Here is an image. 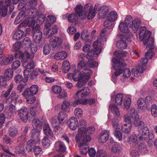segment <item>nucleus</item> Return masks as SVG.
Returning a JSON list of instances; mask_svg holds the SVG:
<instances>
[{"label": "nucleus", "mask_w": 157, "mask_h": 157, "mask_svg": "<svg viewBox=\"0 0 157 157\" xmlns=\"http://www.w3.org/2000/svg\"><path fill=\"white\" fill-rule=\"evenodd\" d=\"M129 113V116L125 118V123L121 126L122 131L126 133L130 132L132 124L136 127L140 126L142 128L144 125V122L140 121L139 115L135 108H131Z\"/></svg>", "instance_id": "obj_1"}, {"label": "nucleus", "mask_w": 157, "mask_h": 157, "mask_svg": "<svg viewBox=\"0 0 157 157\" xmlns=\"http://www.w3.org/2000/svg\"><path fill=\"white\" fill-rule=\"evenodd\" d=\"M94 131V128L90 127L87 129H85L83 134H78L76 135V142H79L78 147L82 154L87 153V149L89 147L88 143L91 140L90 134L93 133Z\"/></svg>", "instance_id": "obj_2"}, {"label": "nucleus", "mask_w": 157, "mask_h": 157, "mask_svg": "<svg viewBox=\"0 0 157 157\" xmlns=\"http://www.w3.org/2000/svg\"><path fill=\"white\" fill-rule=\"evenodd\" d=\"M151 32L149 30H147L146 27H140V40L142 41L144 45L148 44L146 46V48L151 50L154 48V40L153 39L150 37Z\"/></svg>", "instance_id": "obj_3"}, {"label": "nucleus", "mask_w": 157, "mask_h": 157, "mask_svg": "<svg viewBox=\"0 0 157 157\" xmlns=\"http://www.w3.org/2000/svg\"><path fill=\"white\" fill-rule=\"evenodd\" d=\"M23 20V21L18 26L19 29L21 27H26L29 26V15L25 14V12H20L18 13L14 21V24L17 25Z\"/></svg>", "instance_id": "obj_4"}, {"label": "nucleus", "mask_w": 157, "mask_h": 157, "mask_svg": "<svg viewBox=\"0 0 157 157\" xmlns=\"http://www.w3.org/2000/svg\"><path fill=\"white\" fill-rule=\"evenodd\" d=\"M83 73L81 74L80 76H78V77H79V79L78 81L77 86L78 88H80L84 85L85 83L90 78V75L92 73V71L90 69L84 70Z\"/></svg>", "instance_id": "obj_5"}, {"label": "nucleus", "mask_w": 157, "mask_h": 157, "mask_svg": "<svg viewBox=\"0 0 157 157\" xmlns=\"http://www.w3.org/2000/svg\"><path fill=\"white\" fill-rule=\"evenodd\" d=\"M32 137L33 139L30 140V146H33V152L35 156L37 157L38 155H41L42 154V148L39 146L36 145L37 144H40V140L37 136Z\"/></svg>", "instance_id": "obj_6"}, {"label": "nucleus", "mask_w": 157, "mask_h": 157, "mask_svg": "<svg viewBox=\"0 0 157 157\" xmlns=\"http://www.w3.org/2000/svg\"><path fill=\"white\" fill-rule=\"evenodd\" d=\"M140 63L136 68L132 70V75L136 77H138L140 74L143 73L145 69V65L148 62L147 58L146 57L142 58L140 60Z\"/></svg>", "instance_id": "obj_7"}, {"label": "nucleus", "mask_w": 157, "mask_h": 157, "mask_svg": "<svg viewBox=\"0 0 157 157\" xmlns=\"http://www.w3.org/2000/svg\"><path fill=\"white\" fill-rule=\"evenodd\" d=\"M84 10L86 12L84 14L83 17H81L82 20H84L87 18L90 20L94 17L95 15V10L94 8L91 5L89 6V4H87L84 6Z\"/></svg>", "instance_id": "obj_8"}, {"label": "nucleus", "mask_w": 157, "mask_h": 157, "mask_svg": "<svg viewBox=\"0 0 157 157\" xmlns=\"http://www.w3.org/2000/svg\"><path fill=\"white\" fill-rule=\"evenodd\" d=\"M124 22L127 24L128 27L132 28L135 33L138 29L140 21L136 19L133 20L131 16H127L126 17Z\"/></svg>", "instance_id": "obj_9"}, {"label": "nucleus", "mask_w": 157, "mask_h": 157, "mask_svg": "<svg viewBox=\"0 0 157 157\" xmlns=\"http://www.w3.org/2000/svg\"><path fill=\"white\" fill-rule=\"evenodd\" d=\"M121 61L120 60H117L115 58L112 59V61L113 63V67L117 71L115 72L114 74L116 76L120 75L123 72V69L121 68L124 67L125 64L123 59H121Z\"/></svg>", "instance_id": "obj_10"}, {"label": "nucleus", "mask_w": 157, "mask_h": 157, "mask_svg": "<svg viewBox=\"0 0 157 157\" xmlns=\"http://www.w3.org/2000/svg\"><path fill=\"white\" fill-rule=\"evenodd\" d=\"M13 70L10 68L7 69L5 71L4 76H0V84L3 86H7L6 81L9 80L12 78L13 76Z\"/></svg>", "instance_id": "obj_11"}, {"label": "nucleus", "mask_w": 157, "mask_h": 157, "mask_svg": "<svg viewBox=\"0 0 157 157\" xmlns=\"http://www.w3.org/2000/svg\"><path fill=\"white\" fill-rule=\"evenodd\" d=\"M40 25L36 24L35 27H33L32 30L33 33V38L36 43L39 42L42 38V34L40 31Z\"/></svg>", "instance_id": "obj_12"}, {"label": "nucleus", "mask_w": 157, "mask_h": 157, "mask_svg": "<svg viewBox=\"0 0 157 157\" xmlns=\"http://www.w3.org/2000/svg\"><path fill=\"white\" fill-rule=\"evenodd\" d=\"M11 4V0H4L0 2V16L5 17L7 14L8 7Z\"/></svg>", "instance_id": "obj_13"}, {"label": "nucleus", "mask_w": 157, "mask_h": 157, "mask_svg": "<svg viewBox=\"0 0 157 157\" xmlns=\"http://www.w3.org/2000/svg\"><path fill=\"white\" fill-rule=\"evenodd\" d=\"M19 10L23 9L20 12H25V14L29 15V0H22L18 6Z\"/></svg>", "instance_id": "obj_14"}, {"label": "nucleus", "mask_w": 157, "mask_h": 157, "mask_svg": "<svg viewBox=\"0 0 157 157\" xmlns=\"http://www.w3.org/2000/svg\"><path fill=\"white\" fill-rule=\"evenodd\" d=\"M63 42V39L60 37H52L50 40V45L53 48H58L61 45Z\"/></svg>", "instance_id": "obj_15"}, {"label": "nucleus", "mask_w": 157, "mask_h": 157, "mask_svg": "<svg viewBox=\"0 0 157 157\" xmlns=\"http://www.w3.org/2000/svg\"><path fill=\"white\" fill-rule=\"evenodd\" d=\"M18 115L21 120L26 122L28 119L29 111L26 107H24L18 111Z\"/></svg>", "instance_id": "obj_16"}, {"label": "nucleus", "mask_w": 157, "mask_h": 157, "mask_svg": "<svg viewBox=\"0 0 157 157\" xmlns=\"http://www.w3.org/2000/svg\"><path fill=\"white\" fill-rule=\"evenodd\" d=\"M33 126L34 129L31 131V137H34L35 136H37L36 135V129H37L38 127L41 126L42 123L38 119H34L32 121Z\"/></svg>", "instance_id": "obj_17"}, {"label": "nucleus", "mask_w": 157, "mask_h": 157, "mask_svg": "<svg viewBox=\"0 0 157 157\" xmlns=\"http://www.w3.org/2000/svg\"><path fill=\"white\" fill-rule=\"evenodd\" d=\"M37 4V0H30V11H31L32 18H33L36 17L38 15L37 9L35 7Z\"/></svg>", "instance_id": "obj_18"}, {"label": "nucleus", "mask_w": 157, "mask_h": 157, "mask_svg": "<svg viewBox=\"0 0 157 157\" xmlns=\"http://www.w3.org/2000/svg\"><path fill=\"white\" fill-rule=\"evenodd\" d=\"M56 150L60 153H64L66 150V147L64 143L60 141H57L55 144Z\"/></svg>", "instance_id": "obj_19"}, {"label": "nucleus", "mask_w": 157, "mask_h": 157, "mask_svg": "<svg viewBox=\"0 0 157 157\" xmlns=\"http://www.w3.org/2000/svg\"><path fill=\"white\" fill-rule=\"evenodd\" d=\"M137 105L139 108L143 111L146 110H150V109L148 108V106L146 103L144 99L142 98H139L137 101Z\"/></svg>", "instance_id": "obj_20"}, {"label": "nucleus", "mask_w": 157, "mask_h": 157, "mask_svg": "<svg viewBox=\"0 0 157 157\" xmlns=\"http://www.w3.org/2000/svg\"><path fill=\"white\" fill-rule=\"evenodd\" d=\"M94 49L93 52L95 55L99 54L101 50V40L100 39H98V40L95 41L93 43Z\"/></svg>", "instance_id": "obj_21"}, {"label": "nucleus", "mask_w": 157, "mask_h": 157, "mask_svg": "<svg viewBox=\"0 0 157 157\" xmlns=\"http://www.w3.org/2000/svg\"><path fill=\"white\" fill-rule=\"evenodd\" d=\"M110 133L109 131L104 130L102 131L100 135L99 141L102 143L105 142L109 139Z\"/></svg>", "instance_id": "obj_22"}, {"label": "nucleus", "mask_w": 157, "mask_h": 157, "mask_svg": "<svg viewBox=\"0 0 157 157\" xmlns=\"http://www.w3.org/2000/svg\"><path fill=\"white\" fill-rule=\"evenodd\" d=\"M126 40L127 37L123 36L117 41L116 44L117 47L121 49H125L127 47Z\"/></svg>", "instance_id": "obj_23"}, {"label": "nucleus", "mask_w": 157, "mask_h": 157, "mask_svg": "<svg viewBox=\"0 0 157 157\" xmlns=\"http://www.w3.org/2000/svg\"><path fill=\"white\" fill-rule=\"evenodd\" d=\"M43 131L45 135L50 139L53 137V134L52 130L50 128L49 125L48 124L45 123L43 125Z\"/></svg>", "instance_id": "obj_24"}, {"label": "nucleus", "mask_w": 157, "mask_h": 157, "mask_svg": "<svg viewBox=\"0 0 157 157\" xmlns=\"http://www.w3.org/2000/svg\"><path fill=\"white\" fill-rule=\"evenodd\" d=\"M70 128L72 130H75L78 126V122L77 119L75 117H72L68 122Z\"/></svg>", "instance_id": "obj_25"}, {"label": "nucleus", "mask_w": 157, "mask_h": 157, "mask_svg": "<svg viewBox=\"0 0 157 157\" xmlns=\"http://www.w3.org/2000/svg\"><path fill=\"white\" fill-rule=\"evenodd\" d=\"M58 30V28L56 25H52L51 28H49L47 30L46 33V37L49 38L51 36L56 33Z\"/></svg>", "instance_id": "obj_26"}, {"label": "nucleus", "mask_w": 157, "mask_h": 157, "mask_svg": "<svg viewBox=\"0 0 157 157\" xmlns=\"http://www.w3.org/2000/svg\"><path fill=\"white\" fill-rule=\"evenodd\" d=\"M14 57L16 59H17L29 58V54L26 51H25L24 53L19 51L15 54Z\"/></svg>", "instance_id": "obj_27"}, {"label": "nucleus", "mask_w": 157, "mask_h": 157, "mask_svg": "<svg viewBox=\"0 0 157 157\" xmlns=\"http://www.w3.org/2000/svg\"><path fill=\"white\" fill-rule=\"evenodd\" d=\"M139 136L136 135H131L130 136L128 141V143L131 146L133 147L137 144L138 142V139Z\"/></svg>", "instance_id": "obj_28"}, {"label": "nucleus", "mask_w": 157, "mask_h": 157, "mask_svg": "<svg viewBox=\"0 0 157 157\" xmlns=\"http://www.w3.org/2000/svg\"><path fill=\"white\" fill-rule=\"evenodd\" d=\"M13 60V56L11 55L7 57H4L0 62L2 66H4L10 64Z\"/></svg>", "instance_id": "obj_29"}, {"label": "nucleus", "mask_w": 157, "mask_h": 157, "mask_svg": "<svg viewBox=\"0 0 157 157\" xmlns=\"http://www.w3.org/2000/svg\"><path fill=\"white\" fill-rule=\"evenodd\" d=\"M67 56V53L64 51H61L56 53L54 56V58L57 60H63Z\"/></svg>", "instance_id": "obj_30"}, {"label": "nucleus", "mask_w": 157, "mask_h": 157, "mask_svg": "<svg viewBox=\"0 0 157 157\" xmlns=\"http://www.w3.org/2000/svg\"><path fill=\"white\" fill-rule=\"evenodd\" d=\"M131 104V99L128 97L124 98L120 104L121 107L126 109H128L130 106Z\"/></svg>", "instance_id": "obj_31"}, {"label": "nucleus", "mask_w": 157, "mask_h": 157, "mask_svg": "<svg viewBox=\"0 0 157 157\" xmlns=\"http://www.w3.org/2000/svg\"><path fill=\"white\" fill-rule=\"evenodd\" d=\"M78 124L80 127L78 131V134H83L87 124L86 122L84 120L82 119L79 121Z\"/></svg>", "instance_id": "obj_32"}, {"label": "nucleus", "mask_w": 157, "mask_h": 157, "mask_svg": "<svg viewBox=\"0 0 157 157\" xmlns=\"http://www.w3.org/2000/svg\"><path fill=\"white\" fill-rule=\"evenodd\" d=\"M119 116H115L112 120V126L114 130H119L120 129V124L119 121L120 120Z\"/></svg>", "instance_id": "obj_33"}, {"label": "nucleus", "mask_w": 157, "mask_h": 157, "mask_svg": "<svg viewBox=\"0 0 157 157\" xmlns=\"http://www.w3.org/2000/svg\"><path fill=\"white\" fill-rule=\"evenodd\" d=\"M24 32L21 29H19L15 32L13 36L14 40H18L21 39L24 35Z\"/></svg>", "instance_id": "obj_34"}, {"label": "nucleus", "mask_w": 157, "mask_h": 157, "mask_svg": "<svg viewBox=\"0 0 157 157\" xmlns=\"http://www.w3.org/2000/svg\"><path fill=\"white\" fill-rule=\"evenodd\" d=\"M128 27L126 24L123 22H121L119 26V28L121 31L127 33L130 31Z\"/></svg>", "instance_id": "obj_35"}, {"label": "nucleus", "mask_w": 157, "mask_h": 157, "mask_svg": "<svg viewBox=\"0 0 157 157\" xmlns=\"http://www.w3.org/2000/svg\"><path fill=\"white\" fill-rule=\"evenodd\" d=\"M114 54L115 56L117 57V58H115L117 60H120L121 61V59L124 60L121 57H124L126 56L127 52L125 51H115L114 52Z\"/></svg>", "instance_id": "obj_36"}, {"label": "nucleus", "mask_w": 157, "mask_h": 157, "mask_svg": "<svg viewBox=\"0 0 157 157\" xmlns=\"http://www.w3.org/2000/svg\"><path fill=\"white\" fill-rule=\"evenodd\" d=\"M67 117V115L65 112H60L58 115V119L60 124L63 125L64 122L65 118Z\"/></svg>", "instance_id": "obj_37"}, {"label": "nucleus", "mask_w": 157, "mask_h": 157, "mask_svg": "<svg viewBox=\"0 0 157 157\" xmlns=\"http://www.w3.org/2000/svg\"><path fill=\"white\" fill-rule=\"evenodd\" d=\"M76 14L81 17H83L84 14L83 13V8L82 6L81 5H77L75 9Z\"/></svg>", "instance_id": "obj_38"}, {"label": "nucleus", "mask_w": 157, "mask_h": 157, "mask_svg": "<svg viewBox=\"0 0 157 157\" xmlns=\"http://www.w3.org/2000/svg\"><path fill=\"white\" fill-rule=\"evenodd\" d=\"M122 150V147L120 144H118L113 145L112 147V151L114 153L118 154Z\"/></svg>", "instance_id": "obj_39"}, {"label": "nucleus", "mask_w": 157, "mask_h": 157, "mask_svg": "<svg viewBox=\"0 0 157 157\" xmlns=\"http://www.w3.org/2000/svg\"><path fill=\"white\" fill-rule=\"evenodd\" d=\"M149 135V131L147 127H144L142 134V136H139V138L140 139H145L148 137Z\"/></svg>", "instance_id": "obj_40"}, {"label": "nucleus", "mask_w": 157, "mask_h": 157, "mask_svg": "<svg viewBox=\"0 0 157 157\" xmlns=\"http://www.w3.org/2000/svg\"><path fill=\"white\" fill-rule=\"evenodd\" d=\"M17 132L18 130L15 127L11 126L10 128L8 133L11 137H14L17 135Z\"/></svg>", "instance_id": "obj_41"}, {"label": "nucleus", "mask_w": 157, "mask_h": 157, "mask_svg": "<svg viewBox=\"0 0 157 157\" xmlns=\"http://www.w3.org/2000/svg\"><path fill=\"white\" fill-rule=\"evenodd\" d=\"M70 68L69 62L67 60L64 61L62 64L63 71L65 73H67L69 70Z\"/></svg>", "instance_id": "obj_42"}, {"label": "nucleus", "mask_w": 157, "mask_h": 157, "mask_svg": "<svg viewBox=\"0 0 157 157\" xmlns=\"http://www.w3.org/2000/svg\"><path fill=\"white\" fill-rule=\"evenodd\" d=\"M117 17V13L115 11L110 12L107 17V19L112 22L115 21Z\"/></svg>", "instance_id": "obj_43"}, {"label": "nucleus", "mask_w": 157, "mask_h": 157, "mask_svg": "<svg viewBox=\"0 0 157 157\" xmlns=\"http://www.w3.org/2000/svg\"><path fill=\"white\" fill-rule=\"evenodd\" d=\"M124 98L121 93L117 94L115 97L116 103L117 105H120V104H121V102Z\"/></svg>", "instance_id": "obj_44"}, {"label": "nucleus", "mask_w": 157, "mask_h": 157, "mask_svg": "<svg viewBox=\"0 0 157 157\" xmlns=\"http://www.w3.org/2000/svg\"><path fill=\"white\" fill-rule=\"evenodd\" d=\"M109 109L113 112H114L115 115L117 116L120 115V112L118 107L114 104H111L109 107Z\"/></svg>", "instance_id": "obj_45"}, {"label": "nucleus", "mask_w": 157, "mask_h": 157, "mask_svg": "<svg viewBox=\"0 0 157 157\" xmlns=\"http://www.w3.org/2000/svg\"><path fill=\"white\" fill-rule=\"evenodd\" d=\"M90 89L86 87H84L82 89V92L81 95V97L84 98L88 96L90 94Z\"/></svg>", "instance_id": "obj_46"}, {"label": "nucleus", "mask_w": 157, "mask_h": 157, "mask_svg": "<svg viewBox=\"0 0 157 157\" xmlns=\"http://www.w3.org/2000/svg\"><path fill=\"white\" fill-rule=\"evenodd\" d=\"M23 82L26 83L28 82L29 77V68L25 69L24 71Z\"/></svg>", "instance_id": "obj_47"}, {"label": "nucleus", "mask_w": 157, "mask_h": 157, "mask_svg": "<svg viewBox=\"0 0 157 157\" xmlns=\"http://www.w3.org/2000/svg\"><path fill=\"white\" fill-rule=\"evenodd\" d=\"M78 19V16L75 13L69 14L67 17V20L70 22L74 23Z\"/></svg>", "instance_id": "obj_48"}, {"label": "nucleus", "mask_w": 157, "mask_h": 157, "mask_svg": "<svg viewBox=\"0 0 157 157\" xmlns=\"http://www.w3.org/2000/svg\"><path fill=\"white\" fill-rule=\"evenodd\" d=\"M109 10L108 7L106 6H103L101 8L100 10V12L99 13L100 15L101 14V16L102 17L104 18L108 14Z\"/></svg>", "instance_id": "obj_49"}, {"label": "nucleus", "mask_w": 157, "mask_h": 157, "mask_svg": "<svg viewBox=\"0 0 157 157\" xmlns=\"http://www.w3.org/2000/svg\"><path fill=\"white\" fill-rule=\"evenodd\" d=\"M107 29L105 28H104L101 30L100 32V38L98 39H102V41H104L105 40L106 36L108 35V33H107Z\"/></svg>", "instance_id": "obj_50"}, {"label": "nucleus", "mask_w": 157, "mask_h": 157, "mask_svg": "<svg viewBox=\"0 0 157 157\" xmlns=\"http://www.w3.org/2000/svg\"><path fill=\"white\" fill-rule=\"evenodd\" d=\"M79 104L87 105L86 99H82L75 100L73 102L72 105L73 106L75 107Z\"/></svg>", "instance_id": "obj_51"}, {"label": "nucleus", "mask_w": 157, "mask_h": 157, "mask_svg": "<svg viewBox=\"0 0 157 157\" xmlns=\"http://www.w3.org/2000/svg\"><path fill=\"white\" fill-rule=\"evenodd\" d=\"M42 143L44 147L47 148L50 146V141L47 137H45L42 140Z\"/></svg>", "instance_id": "obj_52"}, {"label": "nucleus", "mask_w": 157, "mask_h": 157, "mask_svg": "<svg viewBox=\"0 0 157 157\" xmlns=\"http://www.w3.org/2000/svg\"><path fill=\"white\" fill-rule=\"evenodd\" d=\"M89 148V147L87 149V153L85 154H82L81 152V151L80 150V152L81 154L85 155H86L87 154V153H88L90 157H94L96 155L95 150L93 148H91L90 149H88Z\"/></svg>", "instance_id": "obj_53"}, {"label": "nucleus", "mask_w": 157, "mask_h": 157, "mask_svg": "<svg viewBox=\"0 0 157 157\" xmlns=\"http://www.w3.org/2000/svg\"><path fill=\"white\" fill-rule=\"evenodd\" d=\"M114 130L115 131L113 133L115 136L119 141H121L122 140V135L120 129H119V130L117 129Z\"/></svg>", "instance_id": "obj_54"}, {"label": "nucleus", "mask_w": 157, "mask_h": 157, "mask_svg": "<svg viewBox=\"0 0 157 157\" xmlns=\"http://www.w3.org/2000/svg\"><path fill=\"white\" fill-rule=\"evenodd\" d=\"M23 95L26 99V101L29 103V89L27 88L24 91Z\"/></svg>", "instance_id": "obj_55"}, {"label": "nucleus", "mask_w": 157, "mask_h": 157, "mask_svg": "<svg viewBox=\"0 0 157 157\" xmlns=\"http://www.w3.org/2000/svg\"><path fill=\"white\" fill-rule=\"evenodd\" d=\"M147 146L144 143H140L138 146V149L139 151L142 153L146 152Z\"/></svg>", "instance_id": "obj_56"}, {"label": "nucleus", "mask_w": 157, "mask_h": 157, "mask_svg": "<svg viewBox=\"0 0 157 157\" xmlns=\"http://www.w3.org/2000/svg\"><path fill=\"white\" fill-rule=\"evenodd\" d=\"M8 111L9 113L11 115H14L16 113V107L12 104H10L9 105Z\"/></svg>", "instance_id": "obj_57"}, {"label": "nucleus", "mask_w": 157, "mask_h": 157, "mask_svg": "<svg viewBox=\"0 0 157 157\" xmlns=\"http://www.w3.org/2000/svg\"><path fill=\"white\" fill-rule=\"evenodd\" d=\"M39 87L37 85H32L30 87V93L33 94H36L38 90Z\"/></svg>", "instance_id": "obj_58"}, {"label": "nucleus", "mask_w": 157, "mask_h": 157, "mask_svg": "<svg viewBox=\"0 0 157 157\" xmlns=\"http://www.w3.org/2000/svg\"><path fill=\"white\" fill-rule=\"evenodd\" d=\"M70 103L68 101H63L62 105V109L66 111H68Z\"/></svg>", "instance_id": "obj_59"}, {"label": "nucleus", "mask_w": 157, "mask_h": 157, "mask_svg": "<svg viewBox=\"0 0 157 157\" xmlns=\"http://www.w3.org/2000/svg\"><path fill=\"white\" fill-rule=\"evenodd\" d=\"M112 21L108 20H106L104 22V26L109 29L112 28L114 26V25Z\"/></svg>", "instance_id": "obj_60"}, {"label": "nucleus", "mask_w": 157, "mask_h": 157, "mask_svg": "<svg viewBox=\"0 0 157 157\" xmlns=\"http://www.w3.org/2000/svg\"><path fill=\"white\" fill-rule=\"evenodd\" d=\"M52 90L53 92L56 94L59 93L62 91L61 87L60 86L57 85L53 86Z\"/></svg>", "instance_id": "obj_61"}, {"label": "nucleus", "mask_w": 157, "mask_h": 157, "mask_svg": "<svg viewBox=\"0 0 157 157\" xmlns=\"http://www.w3.org/2000/svg\"><path fill=\"white\" fill-rule=\"evenodd\" d=\"M151 113L152 116L154 117H157V108L155 104H153L151 106Z\"/></svg>", "instance_id": "obj_62"}, {"label": "nucleus", "mask_w": 157, "mask_h": 157, "mask_svg": "<svg viewBox=\"0 0 157 157\" xmlns=\"http://www.w3.org/2000/svg\"><path fill=\"white\" fill-rule=\"evenodd\" d=\"M21 63L19 60H16L13 62L11 64L12 68L13 70H15L18 68L20 66Z\"/></svg>", "instance_id": "obj_63"}, {"label": "nucleus", "mask_w": 157, "mask_h": 157, "mask_svg": "<svg viewBox=\"0 0 157 157\" xmlns=\"http://www.w3.org/2000/svg\"><path fill=\"white\" fill-rule=\"evenodd\" d=\"M51 50V47L47 44H45L43 48L44 53L46 55H48L50 52Z\"/></svg>", "instance_id": "obj_64"}]
</instances>
